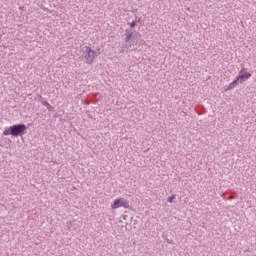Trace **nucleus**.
I'll use <instances>...</instances> for the list:
<instances>
[{"mask_svg": "<svg viewBox=\"0 0 256 256\" xmlns=\"http://www.w3.org/2000/svg\"><path fill=\"white\" fill-rule=\"evenodd\" d=\"M97 55H99V50L96 52L95 50L91 49V46H84L82 48V57L85 59L86 63H93Z\"/></svg>", "mask_w": 256, "mask_h": 256, "instance_id": "nucleus-1", "label": "nucleus"}, {"mask_svg": "<svg viewBox=\"0 0 256 256\" xmlns=\"http://www.w3.org/2000/svg\"><path fill=\"white\" fill-rule=\"evenodd\" d=\"M247 79H251V73L242 69L236 79L229 84L228 89H235V87H237V83H243L247 81Z\"/></svg>", "mask_w": 256, "mask_h": 256, "instance_id": "nucleus-2", "label": "nucleus"}, {"mask_svg": "<svg viewBox=\"0 0 256 256\" xmlns=\"http://www.w3.org/2000/svg\"><path fill=\"white\" fill-rule=\"evenodd\" d=\"M121 207L127 209V200L124 198H117L111 203V209H119Z\"/></svg>", "mask_w": 256, "mask_h": 256, "instance_id": "nucleus-3", "label": "nucleus"}, {"mask_svg": "<svg viewBox=\"0 0 256 256\" xmlns=\"http://www.w3.org/2000/svg\"><path fill=\"white\" fill-rule=\"evenodd\" d=\"M23 134V129H11L10 135L17 137L18 135Z\"/></svg>", "mask_w": 256, "mask_h": 256, "instance_id": "nucleus-4", "label": "nucleus"}, {"mask_svg": "<svg viewBox=\"0 0 256 256\" xmlns=\"http://www.w3.org/2000/svg\"><path fill=\"white\" fill-rule=\"evenodd\" d=\"M10 129H25V125L24 124L14 125V126H11Z\"/></svg>", "mask_w": 256, "mask_h": 256, "instance_id": "nucleus-5", "label": "nucleus"}, {"mask_svg": "<svg viewBox=\"0 0 256 256\" xmlns=\"http://www.w3.org/2000/svg\"><path fill=\"white\" fill-rule=\"evenodd\" d=\"M4 135H11V129L4 130Z\"/></svg>", "mask_w": 256, "mask_h": 256, "instance_id": "nucleus-6", "label": "nucleus"}, {"mask_svg": "<svg viewBox=\"0 0 256 256\" xmlns=\"http://www.w3.org/2000/svg\"><path fill=\"white\" fill-rule=\"evenodd\" d=\"M175 199V195H172L168 198V202L172 203V201Z\"/></svg>", "mask_w": 256, "mask_h": 256, "instance_id": "nucleus-7", "label": "nucleus"}, {"mask_svg": "<svg viewBox=\"0 0 256 256\" xmlns=\"http://www.w3.org/2000/svg\"><path fill=\"white\" fill-rule=\"evenodd\" d=\"M129 39H131V34H128V35L126 36V41H129Z\"/></svg>", "mask_w": 256, "mask_h": 256, "instance_id": "nucleus-8", "label": "nucleus"}, {"mask_svg": "<svg viewBox=\"0 0 256 256\" xmlns=\"http://www.w3.org/2000/svg\"><path fill=\"white\" fill-rule=\"evenodd\" d=\"M130 27L133 29V27H135V22H131Z\"/></svg>", "mask_w": 256, "mask_h": 256, "instance_id": "nucleus-9", "label": "nucleus"}, {"mask_svg": "<svg viewBox=\"0 0 256 256\" xmlns=\"http://www.w3.org/2000/svg\"><path fill=\"white\" fill-rule=\"evenodd\" d=\"M229 199H233V196H230Z\"/></svg>", "mask_w": 256, "mask_h": 256, "instance_id": "nucleus-10", "label": "nucleus"}]
</instances>
